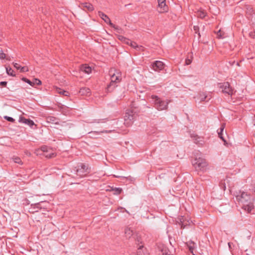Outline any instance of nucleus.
I'll return each instance as SVG.
<instances>
[{
  "label": "nucleus",
  "mask_w": 255,
  "mask_h": 255,
  "mask_svg": "<svg viewBox=\"0 0 255 255\" xmlns=\"http://www.w3.org/2000/svg\"><path fill=\"white\" fill-rule=\"evenodd\" d=\"M236 199L244 210L250 213L254 208V198L250 194L242 192L236 196Z\"/></svg>",
  "instance_id": "1"
},
{
  "label": "nucleus",
  "mask_w": 255,
  "mask_h": 255,
  "mask_svg": "<svg viewBox=\"0 0 255 255\" xmlns=\"http://www.w3.org/2000/svg\"><path fill=\"white\" fill-rule=\"evenodd\" d=\"M151 99L153 100L154 107L158 111L166 110L168 107V104L170 100H164L156 95H151Z\"/></svg>",
  "instance_id": "2"
},
{
  "label": "nucleus",
  "mask_w": 255,
  "mask_h": 255,
  "mask_svg": "<svg viewBox=\"0 0 255 255\" xmlns=\"http://www.w3.org/2000/svg\"><path fill=\"white\" fill-rule=\"evenodd\" d=\"M192 163L196 170L198 172H204L205 171L208 165V162L206 159L200 157L198 158L196 157L195 158ZM198 174H199V173H198Z\"/></svg>",
  "instance_id": "3"
},
{
  "label": "nucleus",
  "mask_w": 255,
  "mask_h": 255,
  "mask_svg": "<svg viewBox=\"0 0 255 255\" xmlns=\"http://www.w3.org/2000/svg\"><path fill=\"white\" fill-rule=\"evenodd\" d=\"M76 171L78 176L83 177L88 175L91 170L88 165L81 163L76 167Z\"/></svg>",
  "instance_id": "4"
},
{
  "label": "nucleus",
  "mask_w": 255,
  "mask_h": 255,
  "mask_svg": "<svg viewBox=\"0 0 255 255\" xmlns=\"http://www.w3.org/2000/svg\"><path fill=\"white\" fill-rule=\"evenodd\" d=\"M121 74L119 73H117V74L114 73L111 76V82L107 86V90L109 92L112 91V90L117 86L116 84L119 83L121 80Z\"/></svg>",
  "instance_id": "5"
},
{
  "label": "nucleus",
  "mask_w": 255,
  "mask_h": 255,
  "mask_svg": "<svg viewBox=\"0 0 255 255\" xmlns=\"http://www.w3.org/2000/svg\"><path fill=\"white\" fill-rule=\"evenodd\" d=\"M135 118V115L133 112L131 110H127L124 116L125 125L127 127L130 126Z\"/></svg>",
  "instance_id": "6"
},
{
  "label": "nucleus",
  "mask_w": 255,
  "mask_h": 255,
  "mask_svg": "<svg viewBox=\"0 0 255 255\" xmlns=\"http://www.w3.org/2000/svg\"><path fill=\"white\" fill-rule=\"evenodd\" d=\"M218 86L223 93L232 95L233 94V89L231 87L229 82H224L222 83H218Z\"/></svg>",
  "instance_id": "7"
},
{
  "label": "nucleus",
  "mask_w": 255,
  "mask_h": 255,
  "mask_svg": "<svg viewBox=\"0 0 255 255\" xmlns=\"http://www.w3.org/2000/svg\"><path fill=\"white\" fill-rule=\"evenodd\" d=\"M151 67L155 71L159 72L164 68L165 64L160 61H155L151 65Z\"/></svg>",
  "instance_id": "8"
},
{
  "label": "nucleus",
  "mask_w": 255,
  "mask_h": 255,
  "mask_svg": "<svg viewBox=\"0 0 255 255\" xmlns=\"http://www.w3.org/2000/svg\"><path fill=\"white\" fill-rule=\"evenodd\" d=\"M158 3V11L163 13L168 10V6L166 4L165 0H157Z\"/></svg>",
  "instance_id": "9"
},
{
  "label": "nucleus",
  "mask_w": 255,
  "mask_h": 255,
  "mask_svg": "<svg viewBox=\"0 0 255 255\" xmlns=\"http://www.w3.org/2000/svg\"><path fill=\"white\" fill-rule=\"evenodd\" d=\"M19 122L24 123L28 126H29L30 128H32L33 126L35 125L36 126V125H35L33 121L30 119H25L23 117H20L19 118Z\"/></svg>",
  "instance_id": "10"
},
{
  "label": "nucleus",
  "mask_w": 255,
  "mask_h": 255,
  "mask_svg": "<svg viewBox=\"0 0 255 255\" xmlns=\"http://www.w3.org/2000/svg\"><path fill=\"white\" fill-rule=\"evenodd\" d=\"M79 7L83 9L86 8L89 11H92L94 9L93 5L89 2L81 3L80 4Z\"/></svg>",
  "instance_id": "11"
},
{
  "label": "nucleus",
  "mask_w": 255,
  "mask_h": 255,
  "mask_svg": "<svg viewBox=\"0 0 255 255\" xmlns=\"http://www.w3.org/2000/svg\"><path fill=\"white\" fill-rule=\"evenodd\" d=\"M191 137L193 138L194 142L197 144L202 145L204 143V138L203 137L193 134L191 135Z\"/></svg>",
  "instance_id": "12"
},
{
  "label": "nucleus",
  "mask_w": 255,
  "mask_h": 255,
  "mask_svg": "<svg viewBox=\"0 0 255 255\" xmlns=\"http://www.w3.org/2000/svg\"><path fill=\"white\" fill-rule=\"evenodd\" d=\"M99 16L107 24L110 25H112L113 23H112L110 18L108 15L104 13L102 11L98 12Z\"/></svg>",
  "instance_id": "13"
},
{
  "label": "nucleus",
  "mask_w": 255,
  "mask_h": 255,
  "mask_svg": "<svg viewBox=\"0 0 255 255\" xmlns=\"http://www.w3.org/2000/svg\"><path fill=\"white\" fill-rule=\"evenodd\" d=\"M159 250L161 255H174L169 249L165 246H162L159 247Z\"/></svg>",
  "instance_id": "14"
},
{
  "label": "nucleus",
  "mask_w": 255,
  "mask_h": 255,
  "mask_svg": "<svg viewBox=\"0 0 255 255\" xmlns=\"http://www.w3.org/2000/svg\"><path fill=\"white\" fill-rule=\"evenodd\" d=\"M60 120L53 116H48L46 118V122L48 123L59 125Z\"/></svg>",
  "instance_id": "15"
},
{
  "label": "nucleus",
  "mask_w": 255,
  "mask_h": 255,
  "mask_svg": "<svg viewBox=\"0 0 255 255\" xmlns=\"http://www.w3.org/2000/svg\"><path fill=\"white\" fill-rule=\"evenodd\" d=\"M137 255H149V253H148L146 248H145L143 245L139 246V247L137 249Z\"/></svg>",
  "instance_id": "16"
},
{
  "label": "nucleus",
  "mask_w": 255,
  "mask_h": 255,
  "mask_svg": "<svg viewBox=\"0 0 255 255\" xmlns=\"http://www.w3.org/2000/svg\"><path fill=\"white\" fill-rule=\"evenodd\" d=\"M41 209V207L40 206V202H39L34 204H31L30 210H31V212L34 213L38 212V210Z\"/></svg>",
  "instance_id": "17"
},
{
  "label": "nucleus",
  "mask_w": 255,
  "mask_h": 255,
  "mask_svg": "<svg viewBox=\"0 0 255 255\" xmlns=\"http://www.w3.org/2000/svg\"><path fill=\"white\" fill-rule=\"evenodd\" d=\"M81 71L87 74H89L92 71V68L87 64L82 65L80 67Z\"/></svg>",
  "instance_id": "18"
},
{
  "label": "nucleus",
  "mask_w": 255,
  "mask_h": 255,
  "mask_svg": "<svg viewBox=\"0 0 255 255\" xmlns=\"http://www.w3.org/2000/svg\"><path fill=\"white\" fill-rule=\"evenodd\" d=\"M125 234L127 238H130L134 235L133 231L128 227L126 228L125 230Z\"/></svg>",
  "instance_id": "19"
},
{
  "label": "nucleus",
  "mask_w": 255,
  "mask_h": 255,
  "mask_svg": "<svg viewBox=\"0 0 255 255\" xmlns=\"http://www.w3.org/2000/svg\"><path fill=\"white\" fill-rule=\"evenodd\" d=\"M247 14L252 16L255 13L253 7L250 5H246L245 6Z\"/></svg>",
  "instance_id": "20"
},
{
  "label": "nucleus",
  "mask_w": 255,
  "mask_h": 255,
  "mask_svg": "<svg viewBox=\"0 0 255 255\" xmlns=\"http://www.w3.org/2000/svg\"><path fill=\"white\" fill-rule=\"evenodd\" d=\"M90 93V89L87 87H83L79 90V93L81 95H88Z\"/></svg>",
  "instance_id": "21"
},
{
  "label": "nucleus",
  "mask_w": 255,
  "mask_h": 255,
  "mask_svg": "<svg viewBox=\"0 0 255 255\" xmlns=\"http://www.w3.org/2000/svg\"><path fill=\"white\" fill-rule=\"evenodd\" d=\"M225 128V125L224 124H222L221 127H220V128L218 130V135H219V137L221 139H222L224 141H226L225 139H224V138L223 137V131L224 130V129Z\"/></svg>",
  "instance_id": "22"
},
{
  "label": "nucleus",
  "mask_w": 255,
  "mask_h": 255,
  "mask_svg": "<svg viewBox=\"0 0 255 255\" xmlns=\"http://www.w3.org/2000/svg\"><path fill=\"white\" fill-rule=\"evenodd\" d=\"M119 39L120 40L123 42H124L125 44H127L128 45H129V42H130V40L129 39L127 38L122 35L119 36Z\"/></svg>",
  "instance_id": "23"
},
{
  "label": "nucleus",
  "mask_w": 255,
  "mask_h": 255,
  "mask_svg": "<svg viewBox=\"0 0 255 255\" xmlns=\"http://www.w3.org/2000/svg\"><path fill=\"white\" fill-rule=\"evenodd\" d=\"M197 14L199 17L203 19L207 15V13L203 10H200L197 11Z\"/></svg>",
  "instance_id": "24"
},
{
  "label": "nucleus",
  "mask_w": 255,
  "mask_h": 255,
  "mask_svg": "<svg viewBox=\"0 0 255 255\" xmlns=\"http://www.w3.org/2000/svg\"><path fill=\"white\" fill-rule=\"evenodd\" d=\"M122 189L121 188H117V187H115V188H112L111 190V191H112L114 192V195H119L122 192Z\"/></svg>",
  "instance_id": "25"
},
{
  "label": "nucleus",
  "mask_w": 255,
  "mask_h": 255,
  "mask_svg": "<svg viewBox=\"0 0 255 255\" xmlns=\"http://www.w3.org/2000/svg\"><path fill=\"white\" fill-rule=\"evenodd\" d=\"M186 245L189 249V250L190 252L192 253L193 252L194 249L195 248V245L194 243L192 242H189L188 243H186Z\"/></svg>",
  "instance_id": "26"
},
{
  "label": "nucleus",
  "mask_w": 255,
  "mask_h": 255,
  "mask_svg": "<svg viewBox=\"0 0 255 255\" xmlns=\"http://www.w3.org/2000/svg\"><path fill=\"white\" fill-rule=\"evenodd\" d=\"M12 159L16 163H18L20 165H22L23 164V162L21 161V159L18 156H13L12 157Z\"/></svg>",
  "instance_id": "27"
},
{
  "label": "nucleus",
  "mask_w": 255,
  "mask_h": 255,
  "mask_svg": "<svg viewBox=\"0 0 255 255\" xmlns=\"http://www.w3.org/2000/svg\"><path fill=\"white\" fill-rule=\"evenodd\" d=\"M6 73L8 75L12 76H15V74H14V71L11 67H6Z\"/></svg>",
  "instance_id": "28"
},
{
  "label": "nucleus",
  "mask_w": 255,
  "mask_h": 255,
  "mask_svg": "<svg viewBox=\"0 0 255 255\" xmlns=\"http://www.w3.org/2000/svg\"><path fill=\"white\" fill-rule=\"evenodd\" d=\"M208 98V96L206 95V93L202 92L200 94V99L202 102L206 101V99Z\"/></svg>",
  "instance_id": "29"
},
{
  "label": "nucleus",
  "mask_w": 255,
  "mask_h": 255,
  "mask_svg": "<svg viewBox=\"0 0 255 255\" xmlns=\"http://www.w3.org/2000/svg\"><path fill=\"white\" fill-rule=\"evenodd\" d=\"M111 27L114 28L118 33H122L123 29L118 25H116L113 23L112 25H110Z\"/></svg>",
  "instance_id": "30"
},
{
  "label": "nucleus",
  "mask_w": 255,
  "mask_h": 255,
  "mask_svg": "<svg viewBox=\"0 0 255 255\" xmlns=\"http://www.w3.org/2000/svg\"><path fill=\"white\" fill-rule=\"evenodd\" d=\"M57 92L60 94L63 95L64 96H68L69 95V92L63 90L61 89H57Z\"/></svg>",
  "instance_id": "31"
},
{
  "label": "nucleus",
  "mask_w": 255,
  "mask_h": 255,
  "mask_svg": "<svg viewBox=\"0 0 255 255\" xmlns=\"http://www.w3.org/2000/svg\"><path fill=\"white\" fill-rule=\"evenodd\" d=\"M5 58L8 60H10L9 58L6 57V55L3 52L2 50H0V59H4Z\"/></svg>",
  "instance_id": "32"
},
{
  "label": "nucleus",
  "mask_w": 255,
  "mask_h": 255,
  "mask_svg": "<svg viewBox=\"0 0 255 255\" xmlns=\"http://www.w3.org/2000/svg\"><path fill=\"white\" fill-rule=\"evenodd\" d=\"M41 84V82L40 80H39L38 79H34V81L32 82V86H33L35 85H40Z\"/></svg>",
  "instance_id": "33"
},
{
  "label": "nucleus",
  "mask_w": 255,
  "mask_h": 255,
  "mask_svg": "<svg viewBox=\"0 0 255 255\" xmlns=\"http://www.w3.org/2000/svg\"><path fill=\"white\" fill-rule=\"evenodd\" d=\"M21 80L28 83V84H29L31 86H32V82H31L30 80H29V79H27L26 78H25V77H23Z\"/></svg>",
  "instance_id": "34"
},
{
  "label": "nucleus",
  "mask_w": 255,
  "mask_h": 255,
  "mask_svg": "<svg viewBox=\"0 0 255 255\" xmlns=\"http://www.w3.org/2000/svg\"><path fill=\"white\" fill-rule=\"evenodd\" d=\"M4 119L6 120L7 121L14 123L15 122V120L12 118V117H8V116H4Z\"/></svg>",
  "instance_id": "35"
},
{
  "label": "nucleus",
  "mask_w": 255,
  "mask_h": 255,
  "mask_svg": "<svg viewBox=\"0 0 255 255\" xmlns=\"http://www.w3.org/2000/svg\"><path fill=\"white\" fill-rule=\"evenodd\" d=\"M129 45H130L131 47L134 49L136 48V47H137V43L135 42L131 41V40L130 42H129Z\"/></svg>",
  "instance_id": "36"
},
{
  "label": "nucleus",
  "mask_w": 255,
  "mask_h": 255,
  "mask_svg": "<svg viewBox=\"0 0 255 255\" xmlns=\"http://www.w3.org/2000/svg\"><path fill=\"white\" fill-rule=\"evenodd\" d=\"M19 69H20L21 72H27L28 71V68L27 67H25V66L22 67H20V68Z\"/></svg>",
  "instance_id": "37"
},
{
  "label": "nucleus",
  "mask_w": 255,
  "mask_h": 255,
  "mask_svg": "<svg viewBox=\"0 0 255 255\" xmlns=\"http://www.w3.org/2000/svg\"><path fill=\"white\" fill-rule=\"evenodd\" d=\"M220 186L223 190H226V186H225V184L224 182L221 181L220 183Z\"/></svg>",
  "instance_id": "38"
},
{
  "label": "nucleus",
  "mask_w": 255,
  "mask_h": 255,
  "mask_svg": "<svg viewBox=\"0 0 255 255\" xmlns=\"http://www.w3.org/2000/svg\"><path fill=\"white\" fill-rule=\"evenodd\" d=\"M144 48L142 46L138 45H137V47H136V48H135V49L137 50L142 51L144 50Z\"/></svg>",
  "instance_id": "39"
},
{
  "label": "nucleus",
  "mask_w": 255,
  "mask_h": 255,
  "mask_svg": "<svg viewBox=\"0 0 255 255\" xmlns=\"http://www.w3.org/2000/svg\"><path fill=\"white\" fill-rule=\"evenodd\" d=\"M47 148L48 147L45 145L42 146L40 148L41 150L43 152H47L48 151Z\"/></svg>",
  "instance_id": "40"
},
{
  "label": "nucleus",
  "mask_w": 255,
  "mask_h": 255,
  "mask_svg": "<svg viewBox=\"0 0 255 255\" xmlns=\"http://www.w3.org/2000/svg\"><path fill=\"white\" fill-rule=\"evenodd\" d=\"M192 60L191 59H189L188 58L186 59L185 60V64L186 65H188L191 63Z\"/></svg>",
  "instance_id": "41"
},
{
  "label": "nucleus",
  "mask_w": 255,
  "mask_h": 255,
  "mask_svg": "<svg viewBox=\"0 0 255 255\" xmlns=\"http://www.w3.org/2000/svg\"><path fill=\"white\" fill-rule=\"evenodd\" d=\"M6 85H7V82H6V81H2V82H0V85L2 87H5L6 86Z\"/></svg>",
  "instance_id": "42"
},
{
  "label": "nucleus",
  "mask_w": 255,
  "mask_h": 255,
  "mask_svg": "<svg viewBox=\"0 0 255 255\" xmlns=\"http://www.w3.org/2000/svg\"><path fill=\"white\" fill-rule=\"evenodd\" d=\"M13 66L17 69H19L21 67L18 64L16 63H13Z\"/></svg>",
  "instance_id": "43"
},
{
  "label": "nucleus",
  "mask_w": 255,
  "mask_h": 255,
  "mask_svg": "<svg viewBox=\"0 0 255 255\" xmlns=\"http://www.w3.org/2000/svg\"><path fill=\"white\" fill-rule=\"evenodd\" d=\"M250 37L254 38L255 36V31H252L249 34Z\"/></svg>",
  "instance_id": "44"
},
{
  "label": "nucleus",
  "mask_w": 255,
  "mask_h": 255,
  "mask_svg": "<svg viewBox=\"0 0 255 255\" xmlns=\"http://www.w3.org/2000/svg\"><path fill=\"white\" fill-rule=\"evenodd\" d=\"M221 30H219L218 31V32H217V36L218 37H222V35H221Z\"/></svg>",
  "instance_id": "45"
},
{
  "label": "nucleus",
  "mask_w": 255,
  "mask_h": 255,
  "mask_svg": "<svg viewBox=\"0 0 255 255\" xmlns=\"http://www.w3.org/2000/svg\"><path fill=\"white\" fill-rule=\"evenodd\" d=\"M140 238H139V237H136V239H135V241H137V242H138V243H139V242H140V243H141V242H140Z\"/></svg>",
  "instance_id": "46"
},
{
  "label": "nucleus",
  "mask_w": 255,
  "mask_h": 255,
  "mask_svg": "<svg viewBox=\"0 0 255 255\" xmlns=\"http://www.w3.org/2000/svg\"><path fill=\"white\" fill-rule=\"evenodd\" d=\"M114 176L115 177H117V178H120V177H121V176H119V175H114Z\"/></svg>",
  "instance_id": "47"
},
{
  "label": "nucleus",
  "mask_w": 255,
  "mask_h": 255,
  "mask_svg": "<svg viewBox=\"0 0 255 255\" xmlns=\"http://www.w3.org/2000/svg\"><path fill=\"white\" fill-rule=\"evenodd\" d=\"M60 108H61V109H63V108H64V106H63V105H62V106L60 107Z\"/></svg>",
  "instance_id": "48"
},
{
  "label": "nucleus",
  "mask_w": 255,
  "mask_h": 255,
  "mask_svg": "<svg viewBox=\"0 0 255 255\" xmlns=\"http://www.w3.org/2000/svg\"><path fill=\"white\" fill-rule=\"evenodd\" d=\"M211 97L210 96V98H209L208 100H210L211 99Z\"/></svg>",
  "instance_id": "49"
}]
</instances>
